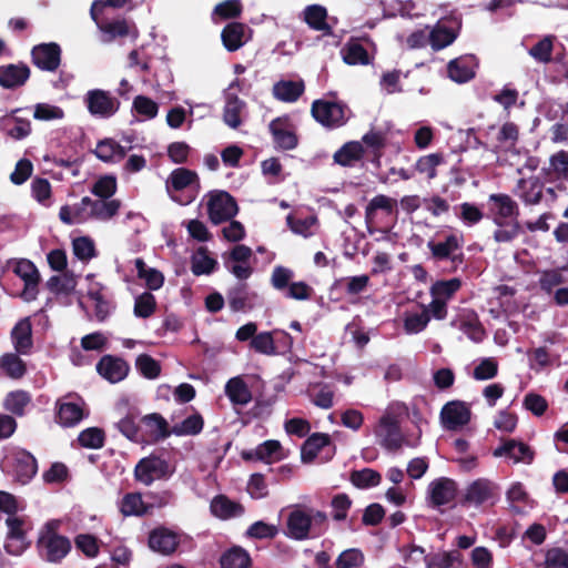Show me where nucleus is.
<instances>
[{
    "label": "nucleus",
    "mask_w": 568,
    "mask_h": 568,
    "mask_svg": "<svg viewBox=\"0 0 568 568\" xmlns=\"http://www.w3.org/2000/svg\"><path fill=\"white\" fill-rule=\"evenodd\" d=\"M61 521L49 520L40 530L38 547L41 556L49 562H60L71 551V541L59 535Z\"/></svg>",
    "instance_id": "f257e3e1"
},
{
    "label": "nucleus",
    "mask_w": 568,
    "mask_h": 568,
    "mask_svg": "<svg viewBox=\"0 0 568 568\" xmlns=\"http://www.w3.org/2000/svg\"><path fill=\"white\" fill-rule=\"evenodd\" d=\"M4 525L7 527L4 549L10 555L20 556L30 545L28 532L31 524L26 516L16 513L7 516Z\"/></svg>",
    "instance_id": "f03ea898"
},
{
    "label": "nucleus",
    "mask_w": 568,
    "mask_h": 568,
    "mask_svg": "<svg viewBox=\"0 0 568 568\" xmlns=\"http://www.w3.org/2000/svg\"><path fill=\"white\" fill-rule=\"evenodd\" d=\"M374 433L381 445L389 450L398 449L404 445L410 447L417 445V439L409 440L402 435L397 419L389 415H383L379 418Z\"/></svg>",
    "instance_id": "7ed1b4c3"
},
{
    "label": "nucleus",
    "mask_w": 568,
    "mask_h": 568,
    "mask_svg": "<svg viewBox=\"0 0 568 568\" xmlns=\"http://www.w3.org/2000/svg\"><path fill=\"white\" fill-rule=\"evenodd\" d=\"M104 4L101 1H94L91 7V17L98 24L100 31L103 34V42H111L116 38L131 37L132 39L138 38V30L134 24L129 23L124 19L102 22L99 21L98 14L102 12Z\"/></svg>",
    "instance_id": "20e7f679"
},
{
    "label": "nucleus",
    "mask_w": 568,
    "mask_h": 568,
    "mask_svg": "<svg viewBox=\"0 0 568 568\" xmlns=\"http://www.w3.org/2000/svg\"><path fill=\"white\" fill-rule=\"evenodd\" d=\"M89 113L99 119H109L113 116L119 108V100L111 92L102 89L89 90L83 98Z\"/></svg>",
    "instance_id": "39448f33"
},
{
    "label": "nucleus",
    "mask_w": 568,
    "mask_h": 568,
    "mask_svg": "<svg viewBox=\"0 0 568 568\" xmlns=\"http://www.w3.org/2000/svg\"><path fill=\"white\" fill-rule=\"evenodd\" d=\"M206 207L209 217L214 224L231 220L237 213L235 200L224 191L211 192L207 195Z\"/></svg>",
    "instance_id": "423d86ee"
},
{
    "label": "nucleus",
    "mask_w": 568,
    "mask_h": 568,
    "mask_svg": "<svg viewBox=\"0 0 568 568\" xmlns=\"http://www.w3.org/2000/svg\"><path fill=\"white\" fill-rule=\"evenodd\" d=\"M172 473L173 469L170 465L156 456L142 458L134 469L135 479L145 486H150L155 480L166 478Z\"/></svg>",
    "instance_id": "0eeeda50"
},
{
    "label": "nucleus",
    "mask_w": 568,
    "mask_h": 568,
    "mask_svg": "<svg viewBox=\"0 0 568 568\" xmlns=\"http://www.w3.org/2000/svg\"><path fill=\"white\" fill-rule=\"evenodd\" d=\"M312 113L317 122L328 128L341 126L347 120L345 106L334 101H314Z\"/></svg>",
    "instance_id": "6e6552de"
},
{
    "label": "nucleus",
    "mask_w": 568,
    "mask_h": 568,
    "mask_svg": "<svg viewBox=\"0 0 568 568\" xmlns=\"http://www.w3.org/2000/svg\"><path fill=\"white\" fill-rule=\"evenodd\" d=\"M489 214L496 225L516 220L518 205L508 194H491L488 199Z\"/></svg>",
    "instance_id": "1a4fd4ad"
},
{
    "label": "nucleus",
    "mask_w": 568,
    "mask_h": 568,
    "mask_svg": "<svg viewBox=\"0 0 568 568\" xmlns=\"http://www.w3.org/2000/svg\"><path fill=\"white\" fill-rule=\"evenodd\" d=\"M13 272L24 282L21 298L26 302L34 301L40 281V274L34 264L29 260H20L14 264Z\"/></svg>",
    "instance_id": "9d476101"
},
{
    "label": "nucleus",
    "mask_w": 568,
    "mask_h": 568,
    "mask_svg": "<svg viewBox=\"0 0 568 568\" xmlns=\"http://www.w3.org/2000/svg\"><path fill=\"white\" fill-rule=\"evenodd\" d=\"M457 485L454 480L440 477L429 483L427 498L433 507L452 504L457 496Z\"/></svg>",
    "instance_id": "9b49d317"
},
{
    "label": "nucleus",
    "mask_w": 568,
    "mask_h": 568,
    "mask_svg": "<svg viewBox=\"0 0 568 568\" xmlns=\"http://www.w3.org/2000/svg\"><path fill=\"white\" fill-rule=\"evenodd\" d=\"M493 456L506 458L513 464H530L534 459V452L523 442L506 439L494 449Z\"/></svg>",
    "instance_id": "f8f14e48"
},
{
    "label": "nucleus",
    "mask_w": 568,
    "mask_h": 568,
    "mask_svg": "<svg viewBox=\"0 0 568 568\" xmlns=\"http://www.w3.org/2000/svg\"><path fill=\"white\" fill-rule=\"evenodd\" d=\"M470 417L471 412L469 406L459 400L447 403L440 412L442 423L444 427L449 430H455L467 425Z\"/></svg>",
    "instance_id": "ddd939ff"
},
{
    "label": "nucleus",
    "mask_w": 568,
    "mask_h": 568,
    "mask_svg": "<svg viewBox=\"0 0 568 568\" xmlns=\"http://www.w3.org/2000/svg\"><path fill=\"white\" fill-rule=\"evenodd\" d=\"M312 515L300 507H294L287 515L285 535L295 540L310 537Z\"/></svg>",
    "instance_id": "4468645a"
},
{
    "label": "nucleus",
    "mask_w": 568,
    "mask_h": 568,
    "mask_svg": "<svg viewBox=\"0 0 568 568\" xmlns=\"http://www.w3.org/2000/svg\"><path fill=\"white\" fill-rule=\"evenodd\" d=\"M235 88H241V82L239 80L233 81L225 93V106L223 113L225 124L232 129H236L241 125L242 118L245 112V102L240 100L236 94L232 92Z\"/></svg>",
    "instance_id": "2eb2a0df"
},
{
    "label": "nucleus",
    "mask_w": 568,
    "mask_h": 568,
    "mask_svg": "<svg viewBox=\"0 0 568 568\" xmlns=\"http://www.w3.org/2000/svg\"><path fill=\"white\" fill-rule=\"evenodd\" d=\"M541 175L549 183L568 180V151L560 150L550 155L548 163L541 169Z\"/></svg>",
    "instance_id": "dca6fc26"
},
{
    "label": "nucleus",
    "mask_w": 568,
    "mask_h": 568,
    "mask_svg": "<svg viewBox=\"0 0 568 568\" xmlns=\"http://www.w3.org/2000/svg\"><path fill=\"white\" fill-rule=\"evenodd\" d=\"M61 50L57 43H42L32 49L33 63L41 70L54 71L60 64Z\"/></svg>",
    "instance_id": "f3484780"
},
{
    "label": "nucleus",
    "mask_w": 568,
    "mask_h": 568,
    "mask_svg": "<svg viewBox=\"0 0 568 568\" xmlns=\"http://www.w3.org/2000/svg\"><path fill=\"white\" fill-rule=\"evenodd\" d=\"M85 280L88 282V297L94 304L95 316L100 321H103L111 311L106 288L103 284L95 281V277L92 274L87 275Z\"/></svg>",
    "instance_id": "a211bd4d"
},
{
    "label": "nucleus",
    "mask_w": 568,
    "mask_h": 568,
    "mask_svg": "<svg viewBox=\"0 0 568 568\" xmlns=\"http://www.w3.org/2000/svg\"><path fill=\"white\" fill-rule=\"evenodd\" d=\"M19 109L12 110L0 119V126L4 133L16 141L28 138L32 132L31 122L28 119L17 116Z\"/></svg>",
    "instance_id": "6ab92c4d"
},
{
    "label": "nucleus",
    "mask_w": 568,
    "mask_h": 568,
    "mask_svg": "<svg viewBox=\"0 0 568 568\" xmlns=\"http://www.w3.org/2000/svg\"><path fill=\"white\" fill-rule=\"evenodd\" d=\"M544 184L538 176L520 179L515 187V194L526 205H536L541 201Z\"/></svg>",
    "instance_id": "aec40b11"
},
{
    "label": "nucleus",
    "mask_w": 568,
    "mask_h": 568,
    "mask_svg": "<svg viewBox=\"0 0 568 568\" xmlns=\"http://www.w3.org/2000/svg\"><path fill=\"white\" fill-rule=\"evenodd\" d=\"M99 374L110 383H118L125 378L129 365L119 357L103 356L97 365Z\"/></svg>",
    "instance_id": "412c9836"
},
{
    "label": "nucleus",
    "mask_w": 568,
    "mask_h": 568,
    "mask_svg": "<svg viewBox=\"0 0 568 568\" xmlns=\"http://www.w3.org/2000/svg\"><path fill=\"white\" fill-rule=\"evenodd\" d=\"M59 217L68 225L81 224L91 220V197L84 196L79 203L63 205L60 209Z\"/></svg>",
    "instance_id": "4be33fe9"
},
{
    "label": "nucleus",
    "mask_w": 568,
    "mask_h": 568,
    "mask_svg": "<svg viewBox=\"0 0 568 568\" xmlns=\"http://www.w3.org/2000/svg\"><path fill=\"white\" fill-rule=\"evenodd\" d=\"M178 545V535L166 528H155L150 532L149 546L153 551L162 555H170L175 551Z\"/></svg>",
    "instance_id": "5701e85b"
},
{
    "label": "nucleus",
    "mask_w": 568,
    "mask_h": 568,
    "mask_svg": "<svg viewBox=\"0 0 568 568\" xmlns=\"http://www.w3.org/2000/svg\"><path fill=\"white\" fill-rule=\"evenodd\" d=\"M270 130L277 148L292 150L297 145V138L291 124L283 119H275L270 123Z\"/></svg>",
    "instance_id": "b1692460"
},
{
    "label": "nucleus",
    "mask_w": 568,
    "mask_h": 568,
    "mask_svg": "<svg viewBox=\"0 0 568 568\" xmlns=\"http://www.w3.org/2000/svg\"><path fill=\"white\" fill-rule=\"evenodd\" d=\"M476 60L473 55H464L452 60L447 70L449 78L458 83L471 80L475 75Z\"/></svg>",
    "instance_id": "393cba45"
},
{
    "label": "nucleus",
    "mask_w": 568,
    "mask_h": 568,
    "mask_svg": "<svg viewBox=\"0 0 568 568\" xmlns=\"http://www.w3.org/2000/svg\"><path fill=\"white\" fill-rule=\"evenodd\" d=\"M221 38L226 50L236 51L250 39V30L243 23L232 22L223 29Z\"/></svg>",
    "instance_id": "a878e982"
},
{
    "label": "nucleus",
    "mask_w": 568,
    "mask_h": 568,
    "mask_svg": "<svg viewBox=\"0 0 568 568\" xmlns=\"http://www.w3.org/2000/svg\"><path fill=\"white\" fill-rule=\"evenodd\" d=\"M38 465L36 458L28 452H18L14 456L13 474L21 484H27L37 474Z\"/></svg>",
    "instance_id": "bb28decb"
},
{
    "label": "nucleus",
    "mask_w": 568,
    "mask_h": 568,
    "mask_svg": "<svg viewBox=\"0 0 568 568\" xmlns=\"http://www.w3.org/2000/svg\"><path fill=\"white\" fill-rule=\"evenodd\" d=\"M224 393L233 405L246 406L252 400V393L242 376L230 378Z\"/></svg>",
    "instance_id": "cd10ccee"
},
{
    "label": "nucleus",
    "mask_w": 568,
    "mask_h": 568,
    "mask_svg": "<svg viewBox=\"0 0 568 568\" xmlns=\"http://www.w3.org/2000/svg\"><path fill=\"white\" fill-rule=\"evenodd\" d=\"M495 485L488 479H477L466 489L465 501L479 506L494 497Z\"/></svg>",
    "instance_id": "c85d7f7f"
},
{
    "label": "nucleus",
    "mask_w": 568,
    "mask_h": 568,
    "mask_svg": "<svg viewBox=\"0 0 568 568\" xmlns=\"http://www.w3.org/2000/svg\"><path fill=\"white\" fill-rule=\"evenodd\" d=\"M450 325L462 331L474 342H480L484 338L485 331L477 316L471 312L462 313L456 320L452 321Z\"/></svg>",
    "instance_id": "c756f323"
},
{
    "label": "nucleus",
    "mask_w": 568,
    "mask_h": 568,
    "mask_svg": "<svg viewBox=\"0 0 568 568\" xmlns=\"http://www.w3.org/2000/svg\"><path fill=\"white\" fill-rule=\"evenodd\" d=\"M327 10L320 4L307 6L303 11V20L307 26L324 34H332V27L327 23Z\"/></svg>",
    "instance_id": "7c9ffc66"
},
{
    "label": "nucleus",
    "mask_w": 568,
    "mask_h": 568,
    "mask_svg": "<svg viewBox=\"0 0 568 568\" xmlns=\"http://www.w3.org/2000/svg\"><path fill=\"white\" fill-rule=\"evenodd\" d=\"M12 342L19 354L26 355L32 347V327L29 318L19 321L11 333Z\"/></svg>",
    "instance_id": "2f4dec72"
},
{
    "label": "nucleus",
    "mask_w": 568,
    "mask_h": 568,
    "mask_svg": "<svg viewBox=\"0 0 568 568\" xmlns=\"http://www.w3.org/2000/svg\"><path fill=\"white\" fill-rule=\"evenodd\" d=\"M29 75V68L23 64L2 67L0 68V85L7 89L22 85Z\"/></svg>",
    "instance_id": "473e14b6"
},
{
    "label": "nucleus",
    "mask_w": 568,
    "mask_h": 568,
    "mask_svg": "<svg viewBox=\"0 0 568 568\" xmlns=\"http://www.w3.org/2000/svg\"><path fill=\"white\" fill-rule=\"evenodd\" d=\"M251 456L266 464H273L284 459L286 454L278 440L270 439L260 444L253 453L247 455V457Z\"/></svg>",
    "instance_id": "72a5a7b5"
},
{
    "label": "nucleus",
    "mask_w": 568,
    "mask_h": 568,
    "mask_svg": "<svg viewBox=\"0 0 568 568\" xmlns=\"http://www.w3.org/2000/svg\"><path fill=\"white\" fill-rule=\"evenodd\" d=\"M131 112L136 121H150L156 118L159 104L151 98L140 94L133 99Z\"/></svg>",
    "instance_id": "f704fd0d"
},
{
    "label": "nucleus",
    "mask_w": 568,
    "mask_h": 568,
    "mask_svg": "<svg viewBox=\"0 0 568 568\" xmlns=\"http://www.w3.org/2000/svg\"><path fill=\"white\" fill-rule=\"evenodd\" d=\"M210 508L211 513L221 519L239 517L244 513V509L240 504L232 501L222 495L213 498Z\"/></svg>",
    "instance_id": "c9c22d12"
},
{
    "label": "nucleus",
    "mask_w": 568,
    "mask_h": 568,
    "mask_svg": "<svg viewBox=\"0 0 568 568\" xmlns=\"http://www.w3.org/2000/svg\"><path fill=\"white\" fill-rule=\"evenodd\" d=\"M138 277L141 278L150 291H158L164 284V275L154 267H149L142 258L134 260Z\"/></svg>",
    "instance_id": "e433bc0d"
},
{
    "label": "nucleus",
    "mask_w": 568,
    "mask_h": 568,
    "mask_svg": "<svg viewBox=\"0 0 568 568\" xmlns=\"http://www.w3.org/2000/svg\"><path fill=\"white\" fill-rule=\"evenodd\" d=\"M84 417L83 403H59L58 422L62 426H74Z\"/></svg>",
    "instance_id": "4c0bfd02"
},
{
    "label": "nucleus",
    "mask_w": 568,
    "mask_h": 568,
    "mask_svg": "<svg viewBox=\"0 0 568 568\" xmlns=\"http://www.w3.org/2000/svg\"><path fill=\"white\" fill-rule=\"evenodd\" d=\"M433 256L437 260L452 257L460 247V240L457 235H448L444 241H429L427 243Z\"/></svg>",
    "instance_id": "58836bf2"
},
{
    "label": "nucleus",
    "mask_w": 568,
    "mask_h": 568,
    "mask_svg": "<svg viewBox=\"0 0 568 568\" xmlns=\"http://www.w3.org/2000/svg\"><path fill=\"white\" fill-rule=\"evenodd\" d=\"M94 153L104 162H119L125 156L124 148L112 139L100 141L95 146Z\"/></svg>",
    "instance_id": "ea45409f"
},
{
    "label": "nucleus",
    "mask_w": 568,
    "mask_h": 568,
    "mask_svg": "<svg viewBox=\"0 0 568 568\" xmlns=\"http://www.w3.org/2000/svg\"><path fill=\"white\" fill-rule=\"evenodd\" d=\"M120 206L119 200L91 199V220L108 221L119 212Z\"/></svg>",
    "instance_id": "a19ab883"
},
{
    "label": "nucleus",
    "mask_w": 568,
    "mask_h": 568,
    "mask_svg": "<svg viewBox=\"0 0 568 568\" xmlns=\"http://www.w3.org/2000/svg\"><path fill=\"white\" fill-rule=\"evenodd\" d=\"M222 568H248L251 565L250 554L240 546H233L221 557Z\"/></svg>",
    "instance_id": "79ce46f5"
},
{
    "label": "nucleus",
    "mask_w": 568,
    "mask_h": 568,
    "mask_svg": "<svg viewBox=\"0 0 568 568\" xmlns=\"http://www.w3.org/2000/svg\"><path fill=\"white\" fill-rule=\"evenodd\" d=\"M286 223L293 233L303 237H310L315 234L318 226L317 219L314 215L295 217L294 215L290 214L286 217Z\"/></svg>",
    "instance_id": "37998d69"
},
{
    "label": "nucleus",
    "mask_w": 568,
    "mask_h": 568,
    "mask_svg": "<svg viewBox=\"0 0 568 568\" xmlns=\"http://www.w3.org/2000/svg\"><path fill=\"white\" fill-rule=\"evenodd\" d=\"M460 561L462 556L457 550L430 552L425 558L427 568H452L456 562L460 564Z\"/></svg>",
    "instance_id": "c03bdc74"
},
{
    "label": "nucleus",
    "mask_w": 568,
    "mask_h": 568,
    "mask_svg": "<svg viewBox=\"0 0 568 568\" xmlns=\"http://www.w3.org/2000/svg\"><path fill=\"white\" fill-rule=\"evenodd\" d=\"M329 445V436L315 433L310 436L302 447V460L310 463L315 459L322 448Z\"/></svg>",
    "instance_id": "a18cd8bd"
},
{
    "label": "nucleus",
    "mask_w": 568,
    "mask_h": 568,
    "mask_svg": "<svg viewBox=\"0 0 568 568\" xmlns=\"http://www.w3.org/2000/svg\"><path fill=\"white\" fill-rule=\"evenodd\" d=\"M119 509L125 517L142 516L146 511V506L140 494L129 493L119 501Z\"/></svg>",
    "instance_id": "49530a36"
},
{
    "label": "nucleus",
    "mask_w": 568,
    "mask_h": 568,
    "mask_svg": "<svg viewBox=\"0 0 568 568\" xmlns=\"http://www.w3.org/2000/svg\"><path fill=\"white\" fill-rule=\"evenodd\" d=\"M303 91V83L295 81H281L273 87L275 98L285 102H293L297 100Z\"/></svg>",
    "instance_id": "de8ad7c7"
},
{
    "label": "nucleus",
    "mask_w": 568,
    "mask_h": 568,
    "mask_svg": "<svg viewBox=\"0 0 568 568\" xmlns=\"http://www.w3.org/2000/svg\"><path fill=\"white\" fill-rule=\"evenodd\" d=\"M462 287L459 278H450L447 281H438L430 287V295L447 304L453 295Z\"/></svg>",
    "instance_id": "09e8293b"
},
{
    "label": "nucleus",
    "mask_w": 568,
    "mask_h": 568,
    "mask_svg": "<svg viewBox=\"0 0 568 568\" xmlns=\"http://www.w3.org/2000/svg\"><path fill=\"white\" fill-rule=\"evenodd\" d=\"M216 261L211 257L205 248H199L191 260L192 273L196 276L206 275L214 271Z\"/></svg>",
    "instance_id": "8fccbe9b"
},
{
    "label": "nucleus",
    "mask_w": 568,
    "mask_h": 568,
    "mask_svg": "<svg viewBox=\"0 0 568 568\" xmlns=\"http://www.w3.org/2000/svg\"><path fill=\"white\" fill-rule=\"evenodd\" d=\"M251 347L260 354L273 356L278 353V346L276 344L273 332H262L256 334L251 341Z\"/></svg>",
    "instance_id": "3c124183"
},
{
    "label": "nucleus",
    "mask_w": 568,
    "mask_h": 568,
    "mask_svg": "<svg viewBox=\"0 0 568 568\" xmlns=\"http://www.w3.org/2000/svg\"><path fill=\"white\" fill-rule=\"evenodd\" d=\"M429 321L428 310L406 312L404 315V329L410 335L418 334L427 327Z\"/></svg>",
    "instance_id": "603ef678"
},
{
    "label": "nucleus",
    "mask_w": 568,
    "mask_h": 568,
    "mask_svg": "<svg viewBox=\"0 0 568 568\" xmlns=\"http://www.w3.org/2000/svg\"><path fill=\"white\" fill-rule=\"evenodd\" d=\"M363 146L359 142H348L334 154L336 163L347 166L358 161L363 155Z\"/></svg>",
    "instance_id": "864d4df0"
},
{
    "label": "nucleus",
    "mask_w": 568,
    "mask_h": 568,
    "mask_svg": "<svg viewBox=\"0 0 568 568\" xmlns=\"http://www.w3.org/2000/svg\"><path fill=\"white\" fill-rule=\"evenodd\" d=\"M203 425L204 422L202 416L195 413L187 416L182 422L174 424L172 427V433L178 436L196 435L203 429Z\"/></svg>",
    "instance_id": "5fc2aeb1"
},
{
    "label": "nucleus",
    "mask_w": 568,
    "mask_h": 568,
    "mask_svg": "<svg viewBox=\"0 0 568 568\" xmlns=\"http://www.w3.org/2000/svg\"><path fill=\"white\" fill-rule=\"evenodd\" d=\"M342 57L345 63L349 65L368 64L369 58L367 51L357 42H349L342 49Z\"/></svg>",
    "instance_id": "6e6d98bb"
},
{
    "label": "nucleus",
    "mask_w": 568,
    "mask_h": 568,
    "mask_svg": "<svg viewBox=\"0 0 568 568\" xmlns=\"http://www.w3.org/2000/svg\"><path fill=\"white\" fill-rule=\"evenodd\" d=\"M456 39V33L453 29L446 27L444 23H438L429 32V42L435 50H440Z\"/></svg>",
    "instance_id": "4d7b16f0"
},
{
    "label": "nucleus",
    "mask_w": 568,
    "mask_h": 568,
    "mask_svg": "<svg viewBox=\"0 0 568 568\" xmlns=\"http://www.w3.org/2000/svg\"><path fill=\"white\" fill-rule=\"evenodd\" d=\"M554 39L555 38L552 36H547L539 40L529 49V55L539 63H549L551 61Z\"/></svg>",
    "instance_id": "13d9d810"
},
{
    "label": "nucleus",
    "mask_w": 568,
    "mask_h": 568,
    "mask_svg": "<svg viewBox=\"0 0 568 568\" xmlns=\"http://www.w3.org/2000/svg\"><path fill=\"white\" fill-rule=\"evenodd\" d=\"M444 162V158L439 153H430L424 156H420L415 163V170L426 175L429 180L434 179L437 175V166Z\"/></svg>",
    "instance_id": "bf43d9fd"
},
{
    "label": "nucleus",
    "mask_w": 568,
    "mask_h": 568,
    "mask_svg": "<svg viewBox=\"0 0 568 568\" xmlns=\"http://www.w3.org/2000/svg\"><path fill=\"white\" fill-rule=\"evenodd\" d=\"M30 400V395L24 390L11 392L4 399V408L14 415L21 416Z\"/></svg>",
    "instance_id": "052dcab7"
},
{
    "label": "nucleus",
    "mask_w": 568,
    "mask_h": 568,
    "mask_svg": "<svg viewBox=\"0 0 568 568\" xmlns=\"http://www.w3.org/2000/svg\"><path fill=\"white\" fill-rule=\"evenodd\" d=\"M142 423L152 439L164 438L168 436L166 422L159 414H150L143 417Z\"/></svg>",
    "instance_id": "680f3d73"
},
{
    "label": "nucleus",
    "mask_w": 568,
    "mask_h": 568,
    "mask_svg": "<svg viewBox=\"0 0 568 568\" xmlns=\"http://www.w3.org/2000/svg\"><path fill=\"white\" fill-rule=\"evenodd\" d=\"M64 118L62 108L51 103H37L33 105V119L38 121H59Z\"/></svg>",
    "instance_id": "e2e57ef3"
},
{
    "label": "nucleus",
    "mask_w": 568,
    "mask_h": 568,
    "mask_svg": "<svg viewBox=\"0 0 568 568\" xmlns=\"http://www.w3.org/2000/svg\"><path fill=\"white\" fill-rule=\"evenodd\" d=\"M0 366L11 378H20L26 373L24 362L13 353L4 354L0 358Z\"/></svg>",
    "instance_id": "0e129e2a"
},
{
    "label": "nucleus",
    "mask_w": 568,
    "mask_h": 568,
    "mask_svg": "<svg viewBox=\"0 0 568 568\" xmlns=\"http://www.w3.org/2000/svg\"><path fill=\"white\" fill-rule=\"evenodd\" d=\"M156 308V301L150 292H143L138 295L134 301L133 313L139 318L150 317Z\"/></svg>",
    "instance_id": "69168bd1"
},
{
    "label": "nucleus",
    "mask_w": 568,
    "mask_h": 568,
    "mask_svg": "<svg viewBox=\"0 0 568 568\" xmlns=\"http://www.w3.org/2000/svg\"><path fill=\"white\" fill-rule=\"evenodd\" d=\"M118 183L114 175L100 176L91 187L92 194L99 199H110L116 192Z\"/></svg>",
    "instance_id": "338daca9"
},
{
    "label": "nucleus",
    "mask_w": 568,
    "mask_h": 568,
    "mask_svg": "<svg viewBox=\"0 0 568 568\" xmlns=\"http://www.w3.org/2000/svg\"><path fill=\"white\" fill-rule=\"evenodd\" d=\"M74 545L88 558H95L100 552L99 540L91 534H79L74 538Z\"/></svg>",
    "instance_id": "774afa93"
}]
</instances>
